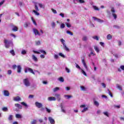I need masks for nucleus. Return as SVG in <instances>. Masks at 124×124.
<instances>
[{
    "instance_id": "nucleus-10",
    "label": "nucleus",
    "mask_w": 124,
    "mask_h": 124,
    "mask_svg": "<svg viewBox=\"0 0 124 124\" xmlns=\"http://www.w3.org/2000/svg\"><path fill=\"white\" fill-rule=\"evenodd\" d=\"M47 100L48 101H56L57 100V99L55 97H49L47 98Z\"/></svg>"
},
{
    "instance_id": "nucleus-45",
    "label": "nucleus",
    "mask_w": 124,
    "mask_h": 124,
    "mask_svg": "<svg viewBox=\"0 0 124 124\" xmlns=\"http://www.w3.org/2000/svg\"><path fill=\"white\" fill-rule=\"evenodd\" d=\"M59 80L60 81V82H64V79L62 78V77H61L59 78Z\"/></svg>"
},
{
    "instance_id": "nucleus-23",
    "label": "nucleus",
    "mask_w": 124,
    "mask_h": 124,
    "mask_svg": "<svg viewBox=\"0 0 124 124\" xmlns=\"http://www.w3.org/2000/svg\"><path fill=\"white\" fill-rule=\"evenodd\" d=\"M34 5H35L34 8H35V11H39V9H38V6H37V3H35Z\"/></svg>"
},
{
    "instance_id": "nucleus-41",
    "label": "nucleus",
    "mask_w": 124,
    "mask_h": 124,
    "mask_svg": "<svg viewBox=\"0 0 124 124\" xmlns=\"http://www.w3.org/2000/svg\"><path fill=\"white\" fill-rule=\"evenodd\" d=\"M82 40L83 41H87V40H88V37H87L86 36H83L82 38Z\"/></svg>"
},
{
    "instance_id": "nucleus-28",
    "label": "nucleus",
    "mask_w": 124,
    "mask_h": 124,
    "mask_svg": "<svg viewBox=\"0 0 124 124\" xmlns=\"http://www.w3.org/2000/svg\"><path fill=\"white\" fill-rule=\"evenodd\" d=\"M60 107L61 108L62 112V113H66L65 109H63V106H62V105H61Z\"/></svg>"
},
{
    "instance_id": "nucleus-59",
    "label": "nucleus",
    "mask_w": 124,
    "mask_h": 124,
    "mask_svg": "<svg viewBox=\"0 0 124 124\" xmlns=\"http://www.w3.org/2000/svg\"><path fill=\"white\" fill-rule=\"evenodd\" d=\"M78 1L79 3H85V0H79Z\"/></svg>"
},
{
    "instance_id": "nucleus-54",
    "label": "nucleus",
    "mask_w": 124,
    "mask_h": 124,
    "mask_svg": "<svg viewBox=\"0 0 124 124\" xmlns=\"http://www.w3.org/2000/svg\"><path fill=\"white\" fill-rule=\"evenodd\" d=\"M80 88H81V91H86V88L84 86H81Z\"/></svg>"
},
{
    "instance_id": "nucleus-6",
    "label": "nucleus",
    "mask_w": 124,
    "mask_h": 124,
    "mask_svg": "<svg viewBox=\"0 0 124 124\" xmlns=\"http://www.w3.org/2000/svg\"><path fill=\"white\" fill-rule=\"evenodd\" d=\"M35 105L36 107H37V108H42V107L43 106L41 103H39L38 102H36L35 103Z\"/></svg>"
},
{
    "instance_id": "nucleus-47",
    "label": "nucleus",
    "mask_w": 124,
    "mask_h": 124,
    "mask_svg": "<svg viewBox=\"0 0 124 124\" xmlns=\"http://www.w3.org/2000/svg\"><path fill=\"white\" fill-rule=\"evenodd\" d=\"M59 55L60 56V57H62V58H65V55H63L62 53H60Z\"/></svg>"
},
{
    "instance_id": "nucleus-44",
    "label": "nucleus",
    "mask_w": 124,
    "mask_h": 124,
    "mask_svg": "<svg viewBox=\"0 0 124 124\" xmlns=\"http://www.w3.org/2000/svg\"><path fill=\"white\" fill-rule=\"evenodd\" d=\"M111 12H112V14H115V12H116V11H115V9L113 7L111 8Z\"/></svg>"
},
{
    "instance_id": "nucleus-33",
    "label": "nucleus",
    "mask_w": 124,
    "mask_h": 124,
    "mask_svg": "<svg viewBox=\"0 0 124 124\" xmlns=\"http://www.w3.org/2000/svg\"><path fill=\"white\" fill-rule=\"evenodd\" d=\"M64 97H67V99H69V98H71V97H72V96L69 95H64Z\"/></svg>"
},
{
    "instance_id": "nucleus-2",
    "label": "nucleus",
    "mask_w": 124,
    "mask_h": 124,
    "mask_svg": "<svg viewBox=\"0 0 124 124\" xmlns=\"http://www.w3.org/2000/svg\"><path fill=\"white\" fill-rule=\"evenodd\" d=\"M61 42L62 43L64 50L67 51V52H69V48L66 46V44H65V41L63 39H61Z\"/></svg>"
},
{
    "instance_id": "nucleus-27",
    "label": "nucleus",
    "mask_w": 124,
    "mask_h": 124,
    "mask_svg": "<svg viewBox=\"0 0 124 124\" xmlns=\"http://www.w3.org/2000/svg\"><path fill=\"white\" fill-rule=\"evenodd\" d=\"M27 52H28V51H27L25 49H22V51H21L22 55H26Z\"/></svg>"
},
{
    "instance_id": "nucleus-46",
    "label": "nucleus",
    "mask_w": 124,
    "mask_h": 124,
    "mask_svg": "<svg viewBox=\"0 0 124 124\" xmlns=\"http://www.w3.org/2000/svg\"><path fill=\"white\" fill-rule=\"evenodd\" d=\"M104 115H105V116H107V117H109V114L108 113V112L107 111H105L103 112Z\"/></svg>"
},
{
    "instance_id": "nucleus-24",
    "label": "nucleus",
    "mask_w": 124,
    "mask_h": 124,
    "mask_svg": "<svg viewBox=\"0 0 124 124\" xmlns=\"http://www.w3.org/2000/svg\"><path fill=\"white\" fill-rule=\"evenodd\" d=\"M35 44L36 46H39L41 44V43L40 41H35Z\"/></svg>"
},
{
    "instance_id": "nucleus-3",
    "label": "nucleus",
    "mask_w": 124,
    "mask_h": 124,
    "mask_svg": "<svg viewBox=\"0 0 124 124\" xmlns=\"http://www.w3.org/2000/svg\"><path fill=\"white\" fill-rule=\"evenodd\" d=\"M28 71H29V72H31V73H32V74H33L34 75H35V73L34 72H33V70H32V69L27 67L25 68L24 72L25 73H27Z\"/></svg>"
},
{
    "instance_id": "nucleus-49",
    "label": "nucleus",
    "mask_w": 124,
    "mask_h": 124,
    "mask_svg": "<svg viewBox=\"0 0 124 124\" xmlns=\"http://www.w3.org/2000/svg\"><path fill=\"white\" fill-rule=\"evenodd\" d=\"M65 71H66V72L67 73H70V70L67 67L65 68Z\"/></svg>"
},
{
    "instance_id": "nucleus-40",
    "label": "nucleus",
    "mask_w": 124,
    "mask_h": 124,
    "mask_svg": "<svg viewBox=\"0 0 124 124\" xmlns=\"http://www.w3.org/2000/svg\"><path fill=\"white\" fill-rule=\"evenodd\" d=\"M88 108H84L81 111L82 113H85L86 111H88Z\"/></svg>"
},
{
    "instance_id": "nucleus-36",
    "label": "nucleus",
    "mask_w": 124,
    "mask_h": 124,
    "mask_svg": "<svg viewBox=\"0 0 124 124\" xmlns=\"http://www.w3.org/2000/svg\"><path fill=\"white\" fill-rule=\"evenodd\" d=\"M65 25H66V26L67 28H71V24H70V23H68L67 22H66L65 23Z\"/></svg>"
},
{
    "instance_id": "nucleus-52",
    "label": "nucleus",
    "mask_w": 124,
    "mask_h": 124,
    "mask_svg": "<svg viewBox=\"0 0 124 124\" xmlns=\"http://www.w3.org/2000/svg\"><path fill=\"white\" fill-rule=\"evenodd\" d=\"M7 73L8 75H11V74H12V71H11V70H8Z\"/></svg>"
},
{
    "instance_id": "nucleus-57",
    "label": "nucleus",
    "mask_w": 124,
    "mask_h": 124,
    "mask_svg": "<svg viewBox=\"0 0 124 124\" xmlns=\"http://www.w3.org/2000/svg\"><path fill=\"white\" fill-rule=\"evenodd\" d=\"M65 27V25H64V24L62 23L61 25V29H64V27Z\"/></svg>"
},
{
    "instance_id": "nucleus-60",
    "label": "nucleus",
    "mask_w": 124,
    "mask_h": 124,
    "mask_svg": "<svg viewBox=\"0 0 124 124\" xmlns=\"http://www.w3.org/2000/svg\"><path fill=\"white\" fill-rule=\"evenodd\" d=\"M17 65H13V66H12V68H13V69H14V70H15V69H16V68L17 67Z\"/></svg>"
},
{
    "instance_id": "nucleus-19",
    "label": "nucleus",
    "mask_w": 124,
    "mask_h": 124,
    "mask_svg": "<svg viewBox=\"0 0 124 124\" xmlns=\"http://www.w3.org/2000/svg\"><path fill=\"white\" fill-rule=\"evenodd\" d=\"M15 106L16 107H17L19 109H22V108H23V107H22V105H21L19 104H15Z\"/></svg>"
},
{
    "instance_id": "nucleus-29",
    "label": "nucleus",
    "mask_w": 124,
    "mask_h": 124,
    "mask_svg": "<svg viewBox=\"0 0 124 124\" xmlns=\"http://www.w3.org/2000/svg\"><path fill=\"white\" fill-rule=\"evenodd\" d=\"M107 39L110 40V39H112V35L110 34H108L107 36Z\"/></svg>"
},
{
    "instance_id": "nucleus-61",
    "label": "nucleus",
    "mask_w": 124,
    "mask_h": 124,
    "mask_svg": "<svg viewBox=\"0 0 124 124\" xmlns=\"http://www.w3.org/2000/svg\"><path fill=\"white\" fill-rule=\"evenodd\" d=\"M100 45L102 47H104V43L100 42Z\"/></svg>"
},
{
    "instance_id": "nucleus-1",
    "label": "nucleus",
    "mask_w": 124,
    "mask_h": 124,
    "mask_svg": "<svg viewBox=\"0 0 124 124\" xmlns=\"http://www.w3.org/2000/svg\"><path fill=\"white\" fill-rule=\"evenodd\" d=\"M4 43L6 48H9V47H10V45H13V42H12V41H8L7 39H4Z\"/></svg>"
},
{
    "instance_id": "nucleus-38",
    "label": "nucleus",
    "mask_w": 124,
    "mask_h": 124,
    "mask_svg": "<svg viewBox=\"0 0 124 124\" xmlns=\"http://www.w3.org/2000/svg\"><path fill=\"white\" fill-rule=\"evenodd\" d=\"M93 8L94 10H96L97 11H99V8L98 7H96V6H93Z\"/></svg>"
},
{
    "instance_id": "nucleus-7",
    "label": "nucleus",
    "mask_w": 124,
    "mask_h": 124,
    "mask_svg": "<svg viewBox=\"0 0 124 124\" xmlns=\"http://www.w3.org/2000/svg\"><path fill=\"white\" fill-rule=\"evenodd\" d=\"M93 19L94 21H97L98 23H103L104 22L103 20L100 18H97L96 17L93 16Z\"/></svg>"
},
{
    "instance_id": "nucleus-50",
    "label": "nucleus",
    "mask_w": 124,
    "mask_h": 124,
    "mask_svg": "<svg viewBox=\"0 0 124 124\" xmlns=\"http://www.w3.org/2000/svg\"><path fill=\"white\" fill-rule=\"evenodd\" d=\"M46 110L47 113H51V109L48 108H46Z\"/></svg>"
},
{
    "instance_id": "nucleus-13",
    "label": "nucleus",
    "mask_w": 124,
    "mask_h": 124,
    "mask_svg": "<svg viewBox=\"0 0 124 124\" xmlns=\"http://www.w3.org/2000/svg\"><path fill=\"white\" fill-rule=\"evenodd\" d=\"M3 94L5 96H9V92L7 90H4L3 91Z\"/></svg>"
},
{
    "instance_id": "nucleus-43",
    "label": "nucleus",
    "mask_w": 124,
    "mask_h": 124,
    "mask_svg": "<svg viewBox=\"0 0 124 124\" xmlns=\"http://www.w3.org/2000/svg\"><path fill=\"white\" fill-rule=\"evenodd\" d=\"M37 124V121L36 120H33L31 122V124Z\"/></svg>"
},
{
    "instance_id": "nucleus-39",
    "label": "nucleus",
    "mask_w": 124,
    "mask_h": 124,
    "mask_svg": "<svg viewBox=\"0 0 124 124\" xmlns=\"http://www.w3.org/2000/svg\"><path fill=\"white\" fill-rule=\"evenodd\" d=\"M13 119V115H9L8 117L9 121H12Z\"/></svg>"
},
{
    "instance_id": "nucleus-51",
    "label": "nucleus",
    "mask_w": 124,
    "mask_h": 124,
    "mask_svg": "<svg viewBox=\"0 0 124 124\" xmlns=\"http://www.w3.org/2000/svg\"><path fill=\"white\" fill-rule=\"evenodd\" d=\"M67 34H70V35H73V33L71 31H66Z\"/></svg>"
},
{
    "instance_id": "nucleus-11",
    "label": "nucleus",
    "mask_w": 124,
    "mask_h": 124,
    "mask_svg": "<svg viewBox=\"0 0 124 124\" xmlns=\"http://www.w3.org/2000/svg\"><path fill=\"white\" fill-rule=\"evenodd\" d=\"M13 99L14 101H21V97H20L19 96L14 97Z\"/></svg>"
},
{
    "instance_id": "nucleus-18",
    "label": "nucleus",
    "mask_w": 124,
    "mask_h": 124,
    "mask_svg": "<svg viewBox=\"0 0 124 124\" xmlns=\"http://www.w3.org/2000/svg\"><path fill=\"white\" fill-rule=\"evenodd\" d=\"M116 88L119 90V91H123V86L120 85L119 84L116 85Z\"/></svg>"
},
{
    "instance_id": "nucleus-56",
    "label": "nucleus",
    "mask_w": 124,
    "mask_h": 124,
    "mask_svg": "<svg viewBox=\"0 0 124 124\" xmlns=\"http://www.w3.org/2000/svg\"><path fill=\"white\" fill-rule=\"evenodd\" d=\"M51 26H52V28H55L56 27V23L52 22L51 23Z\"/></svg>"
},
{
    "instance_id": "nucleus-4",
    "label": "nucleus",
    "mask_w": 124,
    "mask_h": 124,
    "mask_svg": "<svg viewBox=\"0 0 124 124\" xmlns=\"http://www.w3.org/2000/svg\"><path fill=\"white\" fill-rule=\"evenodd\" d=\"M33 53H34V54H40L41 53L42 54H44V55H46V51H45L43 49H40L39 51H37L35 50H32Z\"/></svg>"
},
{
    "instance_id": "nucleus-22",
    "label": "nucleus",
    "mask_w": 124,
    "mask_h": 124,
    "mask_svg": "<svg viewBox=\"0 0 124 124\" xmlns=\"http://www.w3.org/2000/svg\"><path fill=\"white\" fill-rule=\"evenodd\" d=\"M94 49L97 53H99V48H98V47L97 46H94Z\"/></svg>"
},
{
    "instance_id": "nucleus-30",
    "label": "nucleus",
    "mask_w": 124,
    "mask_h": 124,
    "mask_svg": "<svg viewBox=\"0 0 124 124\" xmlns=\"http://www.w3.org/2000/svg\"><path fill=\"white\" fill-rule=\"evenodd\" d=\"M94 105L97 107H98V106H99V103L96 101H94Z\"/></svg>"
},
{
    "instance_id": "nucleus-64",
    "label": "nucleus",
    "mask_w": 124,
    "mask_h": 124,
    "mask_svg": "<svg viewBox=\"0 0 124 124\" xmlns=\"http://www.w3.org/2000/svg\"><path fill=\"white\" fill-rule=\"evenodd\" d=\"M112 16L114 19H117V15H116V14H112Z\"/></svg>"
},
{
    "instance_id": "nucleus-35",
    "label": "nucleus",
    "mask_w": 124,
    "mask_h": 124,
    "mask_svg": "<svg viewBox=\"0 0 124 124\" xmlns=\"http://www.w3.org/2000/svg\"><path fill=\"white\" fill-rule=\"evenodd\" d=\"M10 53L12 56H15V52H14V50H10Z\"/></svg>"
},
{
    "instance_id": "nucleus-58",
    "label": "nucleus",
    "mask_w": 124,
    "mask_h": 124,
    "mask_svg": "<svg viewBox=\"0 0 124 124\" xmlns=\"http://www.w3.org/2000/svg\"><path fill=\"white\" fill-rule=\"evenodd\" d=\"M51 10L54 14H57V11L56 10L54 9H51Z\"/></svg>"
},
{
    "instance_id": "nucleus-32",
    "label": "nucleus",
    "mask_w": 124,
    "mask_h": 124,
    "mask_svg": "<svg viewBox=\"0 0 124 124\" xmlns=\"http://www.w3.org/2000/svg\"><path fill=\"white\" fill-rule=\"evenodd\" d=\"M38 11H35L34 10H33V12L37 16H39V13L37 12Z\"/></svg>"
},
{
    "instance_id": "nucleus-14",
    "label": "nucleus",
    "mask_w": 124,
    "mask_h": 124,
    "mask_svg": "<svg viewBox=\"0 0 124 124\" xmlns=\"http://www.w3.org/2000/svg\"><path fill=\"white\" fill-rule=\"evenodd\" d=\"M22 70V67H21V65H18L17 66V71L18 73H21V71Z\"/></svg>"
},
{
    "instance_id": "nucleus-48",
    "label": "nucleus",
    "mask_w": 124,
    "mask_h": 124,
    "mask_svg": "<svg viewBox=\"0 0 124 124\" xmlns=\"http://www.w3.org/2000/svg\"><path fill=\"white\" fill-rule=\"evenodd\" d=\"M81 73H82V74H83V75H85V76H87V74L86 73V72H85V71H84L82 69H81Z\"/></svg>"
},
{
    "instance_id": "nucleus-37",
    "label": "nucleus",
    "mask_w": 124,
    "mask_h": 124,
    "mask_svg": "<svg viewBox=\"0 0 124 124\" xmlns=\"http://www.w3.org/2000/svg\"><path fill=\"white\" fill-rule=\"evenodd\" d=\"M93 39H95V40H97V41L99 40V38H98V37L97 36H94L93 37Z\"/></svg>"
},
{
    "instance_id": "nucleus-9",
    "label": "nucleus",
    "mask_w": 124,
    "mask_h": 124,
    "mask_svg": "<svg viewBox=\"0 0 124 124\" xmlns=\"http://www.w3.org/2000/svg\"><path fill=\"white\" fill-rule=\"evenodd\" d=\"M54 96L57 98V99L58 101H60L61 99H62V98H61V95L60 94L55 93Z\"/></svg>"
},
{
    "instance_id": "nucleus-63",
    "label": "nucleus",
    "mask_w": 124,
    "mask_h": 124,
    "mask_svg": "<svg viewBox=\"0 0 124 124\" xmlns=\"http://www.w3.org/2000/svg\"><path fill=\"white\" fill-rule=\"evenodd\" d=\"M113 27L114 28V29H120V26L118 25H114L113 26Z\"/></svg>"
},
{
    "instance_id": "nucleus-26",
    "label": "nucleus",
    "mask_w": 124,
    "mask_h": 124,
    "mask_svg": "<svg viewBox=\"0 0 124 124\" xmlns=\"http://www.w3.org/2000/svg\"><path fill=\"white\" fill-rule=\"evenodd\" d=\"M21 104H22V105H23V106H25V108H28V104H27L26 103H25V102H22L21 103Z\"/></svg>"
},
{
    "instance_id": "nucleus-15",
    "label": "nucleus",
    "mask_w": 124,
    "mask_h": 124,
    "mask_svg": "<svg viewBox=\"0 0 124 124\" xmlns=\"http://www.w3.org/2000/svg\"><path fill=\"white\" fill-rule=\"evenodd\" d=\"M32 59L33 60V61L36 62H38V59H37V57H35V55H32Z\"/></svg>"
},
{
    "instance_id": "nucleus-8",
    "label": "nucleus",
    "mask_w": 124,
    "mask_h": 124,
    "mask_svg": "<svg viewBox=\"0 0 124 124\" xmlns=\"http://www.w3.org/2000/svg\"><path fill=\"white\" fill-rule=\"evenodd\" d=\"M34 34H35V36H39L41 35V34H43V31H34Z\"/></svg>"
},
{
    "instance_id": "nucleus-21",
    "label": "nucleus",
    "mask_w": 124,
    "mask_h": 124,
    "mask_svg": "<svg viewBox=\"0 0 124 124\" xmlns=\"http://www.w3.org/2000/svg\"><path fill=\"white\" fill-rule=\"evenodd\" d=\"M58 91H60V87H55L53 89V93H56L58 92Z\"/></svg>"
},
{
    "instance_id": "nucleus-53",
    "label": "nucleus",
    "mask_w": 124,
    "mask_h": 124,
    "mask_svg": "<svg viewBox=\"0 0 124 124\" xmlns=\"http://www.w3.org/2000/svg\"><path fill=\"white\" fill-rule=\"evenodd\" d=\"M108 94L110 95L111 97H113V94H112V93H111V92H110V90L108 89Z\"/></svg>"
},
{
    "instance_id": "nucleus-55",
    "label": "nucleus",
    "mask_w": 124,
    "mask_h": 124,
    "mask_svg": "<svg viewBox=\"0 0 124 124\" xmlns=\"http://www.w3.org/2000/svg\"><path fill=\"white\" fill-rule=\"evenodd\" d=\"M24 26L25 28H28V27L29 26V23L26 22L25 23H24Z\"/></svg>"
},
{
    "instance_id": "nucleus-62",
    "label": "nucleus",
    "mask_w": 124,
    "mask_h": 124,
    "mask_svg": "<svg viewBox=\"0 0 124 124\" xmlns=\"http://www.w3.org/2000/svg\"><path fill=\"white\" fill-rule=\"evenodd\" d=\"M54 59H56V60L59 59V55L57 54L54 55Z\"/></svg>"
},
{
    "instance_id": "nucleus-5",
    "label": "nucleus",
    "mask_w": 124,
    "mask_h": 124,
    "mask_svg": "<svg viewBox=\"0 0 124 124\" xmlns=\"http://www.w3.org/2000/svg\"><path fill=\"white\" fill-rule=\"evenodd\" d=\"M23 83L24 85L26 86V87H30V86H31V83H30L29 79L28 78L24 79L23 80Z\"/></svg>"
},
{
    "instance_id": "nucleus-42",
    "label": "nucleus",
    "mask_w": 124,
    "mask_h": 124,
    "mask_svg": "<svg viewBox=\"0 0 124 124\" xmlns=\"http://www.w3.org/2000/svg\"><path fill=\"white\" fill-rule=\"evenodd\" d=\"M31 20H32L34 25H35V26H37V24H36V22H35V20H34V19H33V17H31Z\"/></svg>"
},
{
    "instance_id": "nucleus-12",
    "label": "nucleus",
    "mask_w": 124,
    "mask_h": 124,
    "mask_svg": "<svg viewBox=\"0 0 124 124\" xmlns=\"http://www.w3.org/2000/svg\"><path fill=\"white\" fill-rule=\"evenodd\" d=\"M48 121L51 124H55V120H54L52 117H48Z\"/></svg>"
},
{
    "instance_id": "nucleus-34",
    "label": "nucleus",
    "mask_w": 124,
    "mask_h": 124,
    "mask_svg": "<svg viewBox=\"0 0 124 124\" xmlns=\"http://www.w3.org/2000/svg\"><path fill=\"white\" fill-rule=\"evenodd\" d=\"M2 110L4 112H7V111H8V108L6 107H4L2 108Z\"/></svg>"
},
{
    "instance_id": "nucleus-17",
    "label": "nucleus",
    "mask_w": 124,
    "mask_h": 124,
    "mask_svg": "<svg viewBox=\"0 0 124 124\" xmlns=\"http://www.w3.org/2000/svg\"><path fill=\"white\" fill-rule=\"evenodd\" d=\"M16 119H22L23 118V116L20 114H16Z\"/></svg>"
},
{
    "instance_id": "nucleus-16",
    "label": "nucleus",
    "mask_w": 124,
    "mask_h": 124,
    "mask_svg": "<svg viewBox=\"0 0 124 124\" xmlns=\"http://www.w3.org/2000/svg\"><path fill=\"white\" fill-rule=\"evenodd\" d=\"M82 62L86 69H88V67L87 66V64H86V62H85V60L82 59Z\"/></svg>"
},
{
    "instance_id": "nucleus-20",
    "label": "nucleus",
    "mask_w": 124,
    "mask_h": 124,
    "mask_svg": "<svg viewBox=\"0 0 124 124\" xmlns=\"http://www.w3.org/2000/svg\"><path fill=\"white\" fill-rule=\"evenodd\" d=\"M122 70H124V65L120 66V68L118 69V71H119V72H122Z\"/></svg>"
},
{
    "instance_id": "nucleus-25",
    "label": "nucleus",
    "mask_w": 124,
    "mask_h": 124,
    "mask_svg": "<svg viewBox=\"0 0 124 124\" xmlns=\"http://www.w3.org/2000/svg\"><path fill=\"white\" fill-rule=\"evenodd\" d=\"M12 31H18V27H17V26H14L13 27Z\"/></svg>"
},
{
    "instance_id": "nucleus-31",
    "label": "nucleus",
    "mask_w": 124,
    "mask_h": 124,
    "mask_svg": "<svg viewBox=\"0 0 124 124\" xmlns=\"http://www.w3.org/2000/svg\"><path fill=\"white\" fill-rule=\"evenodd\" d=\"M114 108H116L117 109H120V108H121V105H114Z\"/></svg>"
}]
</instances>
